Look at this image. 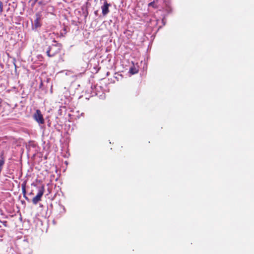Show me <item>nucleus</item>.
Returning a JSON list of instances; mask_svg holds the SVG:
<instances>
[{
    "mask_svg": "<svg viewBox=\"0 0 254 254\" xmlns=\"http://www.w3.org/2000/svg\"><path fill=\"white\" fill-rule=\"evenodd\" d=\"M61 44H53L49 46L46 51L47 55L50 57H54L61 52Z\"/></svg>",
    "mask_w": 254,
    "mask_h": 254,
    "instance_id": "f257e3e1",
    "label": "nucleus"
},
{
    "mask_svg": "<svg viewBox=\"0 0 254 254\" xmlns=\"http://www.w3.org/2000/svg\"><path fill=\"white\" fill-rule=\"evenodd\" d=\"M34 26L35 28L39 27L41 26V15L39 14H36V19L34 20Z\"/></svg>",
    "mask_w": 254,
    "mask_h": 254,
    "instance_id": "39448f33",
    "label": "nucleus"
},
{
    "mask_svg": "<svg viewBox=\"0 0 254 254\" xmlns=\"http://www.w3.org/2000/svg\"><path fill=\"white\" fill-rule=\"evenodd\" d=\"M148 6H152L154 8H157V6L155 5V1H151V2L149 3L148 4Z\"/></svg>",
    "mask_w": 254,
    "mask_h": 254,
    "instance_id": "0eeeda50",
    "label": "nucleus"
},
{
    "mask_svg": "<svg viewBox=\"0 0 254 254\" xmlns=\"http://www.w3.org/2000/svg\"><path fill=\"white\" fill-rule=\"evenodd\" d=\"M38 1V0H34L33 5H34L36 3V2H37Z\"/></svg>",
    "mask_w": 254,
    "mask_h": 254,
    "instance_id": "9d476101",
    "label": "nucleus"
},
{
    "mask_svg": "<svg viewBox=\"0 0 254 254\" xmlns=\"http://www.w3.org/2000/svg\"><path fill=\"white\" fill-rule=\"evenodd\" d=\"M158 0H156V1H157Z\"/></svg>",
    "mask_w": 254,
    "mask_h": 254,
    "instance_id": "4468645a",
    "label": "nucleus"
},
{
    "mask_svg": "<svg viewBox=\"0 0 254 254\" xmlns=\"http://www.w3.org/2000/svg\"><path fill=\"white\" fill-rule=\"evenodd\" d=\"M2 11V2L0 1V12Z\"/></svg>",
    "mask_w": 254,
    "mask_h": 254,
    "instance_id": "1a4fd4ad",
    "label": "nucleus"
},
{
    "mask_svg": "<svg viewBox=\"0 0 254 254\" xmlns=\"http://www.w3.org/2000/svg\"><path fill=\"white\" fill-rule=\"evenodd\" d=\"M1 107V102H0V107Z\"/></svg>",
    "mask_w": 254,
    "mask_h": 254,
    "instance_id": "f8f14e48",
    "label": "nucleus"
},
{
    "mask_svg": "<svg viewBox=\"0 0 254 254\" xmlns=\"http://www.w3.org/2000/svg\"><path fill=\"white\" fill-rule=\"evenodd\" d=\"M26 182L24 181L21 185V189H22V192L23 195V197L26 199H28V197L26 196Z\"/></svg>",
    "mask_w": 254,
    "mask_h": 254,
    "instance_id": "423d86ee",
    "label": "nucleus"
},
{
    "mask_svg": "<svg viewBox=\"0 0 254 254\" xmlns=\"http://www.w3.org/2000/svg\"><path fill=\"white\" fill-rule=\"evenodd\" d=\"M34 120L40 124H43L45 122L43 115L39 110H37L33 116Z\"/></svg>",
    "mask_w": 254,
    "mask_h": 254,
    "instance_id": "7ed1b4c3",
    "label": "nucleus"
},
{
    "mask_svg": "<svg viewBox=\"0 0 254 254\" xmlns=\"http://www.w3.org/2000/svg\"><path fill=\"white\" fill-rule=\"evenodd\" d=\"M129 71L132 74H135L137 72V70H136L135 68H130L129 69Z\"/></svg>",
    "mask_w": 254,
    "mask_h": 254,
    "instance_id": "6e6552de",
    "label": "nucleus"
},
{
    "mask_svg": "<svg viewBox=\"0 0 254 254\" xmlns=\"http://www.w3.org/2000/svg\"><path fill=\"white\" fill-rule=\"evenodd\" d=\"M31 0H29V1H30Z\"/></svg>",
    "mask_w": 254,
    "mask_h": 254,
    "instance_id": "ddd939ff",
    "label": "nucleus"
},
{
    "mask_svg": "<svg viewBox=\"0 0 254 254\" xmlns=\"http://www.w3.org/2000/svg\"><path fill=\"white\" fill-rule=\"evenodd\" d=\"M45 191V187L43 185L39 189L37 195L33 198L32 202L34 204H37L39 201H41L42 197Z\"/></svg>",
    "mask_w": 254,
    "mask_h": 254,
    "instance_id": "f03ea898",
    "label": "nucleus"
},
{
    "mask_svg": "<svg viewBox=\"0 0 254 254\" xmlns=\"http://www.w3.org/2000/svg\"><path fill=\"white\" fill-rule=\"evenodd\" d=\"M110 6L111 4L108 3L107 0L104 1V4L101 6L102 12L103 15L105 16L109 12V7Z\"/></svg>",
    "mask_w": 254,
    "mask_h": 254,
    "instance_id": "20e7f679",
    "label": "nucleus"
},
{
    "mask_svg": "<svg viewBox=\"0 0 254 254\" xmlns=\"http://www.w3.org/2000/svg\"><path fill=\"white\" fill-rule=\"evenodd\" d=\"M38 3H39V4L40 5V4H42V1H40L38 2Z\"/></svg>",
    "mask_w": 254,
    "mask_h": 254,
    "instance_id": "9b49d317",
    "label": "nucleus"
}]
</instances>
